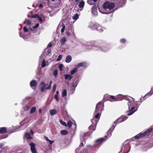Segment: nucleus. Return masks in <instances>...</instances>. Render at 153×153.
Instances as JSON below:
<instances>
[{"instance_id": "nucleus-1", "label": "nucleus", "mask_w": 153, "mask_h": 153, "mask_svg": "<svg viewBox=\"0 0 153 153\" xmlns=\"http://www.w3.org/2000/svg\"><path fill=\"white\" fill-rule=\"evenodd\" d=\"M132 98L133 100V101L130 102L128 96H123V99L129 101L128 102V103L129 109V110L128 112H129L128 114V116H130L132 114L136 111V110H134V109L135 106V102H134V99Z\"/></svg>"}, {"instance_id": "nucleus-2", "label": "nucleus", "mask_w": 153, "mask_h": 153, "mask_svg": "<svg viewBox=\"0 0 153 153\" xmlns=\"http://www.w3.org/2000/svg\"><path fill=\"white\" fill-rule=\"evenodd\" d=\"M152 131V128H149L143 133H139L135 136V138L136 139H138L140 137H143L149 135Z\"/></svg>"}, {"instance_id": "nucleus-3", "label": "nucleus", "mask_w": 153, "mask_h": 153, "mask_svg": "<svg viewBox=\"0 0 153 153\" xmlns=\"http://www.w3.org/2000/svg\"><path fill=\"white\" fill-rule=\"evenodd\" d=\"M98 122V120H96L94 118H93L92 119L91 122L92 124L89 127V132H90L92 133L95 130Z\"/></svg>"}, {"instance_id": "nucleus-4", "label": "nucleus", "mask_w": 153, "mask_h": 153, "mask_svg": "<svg viewBox=\"0 0 153 153\" xmlns=\"http://www.w3.org/2000/svg\"><path fill=\"white\" fill-rule=\"evenodd\" d=\"M104 106V102L102 101H100L97 105L95 111V113L96 114V112L98 111L102 112L103 109V107Z\"/></svg>"}, {"instance_id": "nucleus-5", "label": "nucleus", "mask_w": 153, "mask_h": 153, "mask_svg": "<svg viewBox=\"0 0 153 153\" xmlns=\"http://www.w3.org/2000/svg\"><path fill=\"white\" fill-rule=\"evenodd\" d=\"M23 31L25 33L28 32L29 33V35L28 36H27L26 35H24L22 33L20 32V36L25 39H28L29 37L30 36V32L29 29H28L26 26H25L23 28Z\"/></svg>"}, {"instance_id": "nucleus-6", "label": "nucleus", "mask_w": 153, "mask_h": 153, "mask_svg": "<svg viewBox=\"0 0 153 153\" xmlns=\"http://www.w3.org/2000/svg\"><path fill=\"white\" fill-rule=\"evenodd\" d=\"M104 6L106 7L108 11L112 9L115 6V4L113 2H106L104 4Z\"/></svg>"}, {"instance_id": "nucleus-7", "label": "nucleus", "mask_w": 153, "mask_h": 153, "mask_svg": "<svg viewBox=\"0 0 153 153\" xmlns=\"http://www.w3.org/2000/svg\"><path fill=\"white\" fill-rule=\"evenodd\" d=\"M70 31H68L66 32V34L67 36H72L74 38L76 36L74 33V28L72 27H70Z\"/></svg>"}, {"instance_id": "nucleus-8", "label": "nucleus", "mask_w": 153, "mask_h": 153, "mask_svg": "<svg viewBox=\"0 0 153 153\" xmlns=\"http://www.w3.org/2000/svg\"><path fill=\"white\" fill-rule=\"evenodd\" d=\"M30 86L32 89L35 90L37 87V82L35 80H32L30 82Z\"/></svg>"}, {"instance_id": "nucleus-9", "label": "nucleus", "mask_w": 153, "mask_h": 153, "mask_svg": "<svg viewBox=\"0 0 153 153\" xmlns=\"http://www.w3.org/2000/svg\"><path fill=\"white\" fill-rule=\"evenodd\" d=\"M127 118V117L125 116H121L116 120L114 123H116V124L120 123L124 121Z\"/></svg>"}, {"instance_id": "nucleus-10", "label": "nucleus", "mask_w": 153, "mask_h": 153, "mask_svg": "<svg viewBox=\"0 0 153 153\" xmlns=\"http://www.w3.org/2000/svg\"><path fill=\"white\" fill-rule=\"evenodd\" d=\"M99 9L100 12L102 14H108L110 13L111 12L108 11L106 7L104 6V4L103 7L101 8H99Z\"/></svg>"}, {"instance_id": "nucleus-11", "label": "nucleus", "mask_w": 153, "mask_h": 153, "mask_svg": "<svg viewBox=\"0 0 153 153\" xmlns=\"http://www.w3.org/2000/svg\"><path fill=\"white\" fill-rule=\"evenodd\" d=\"M30 149L32 153H37L35 144L33 143H31L30 144Z\"/></svg>"}, {"instance_id": "nucleus-12", "label": "nucleus", "mask_w": 153, "mask_h": 153, "mask_svg": "<svg viewBox=\"0 0 153 153\" xmlns=\"http://www.w3.org/2000/svg\"><path fill=\"white\" fill-rule=\"evenodd\" d=\"M97 23L90 22L88 24V27L92 30H95Z\"/></svg>"}, {"instance_id": "nucleus-13", "label": "nucleus", "mask_w": 153, "mask_h": 153, "mask_svg": "<svg viewBox=\"0 0 153 153\" xmlns=\"http://www.w3.org/2000/svg\"><path fill=\"white\" fill-rule=\"evenodd\" d=\"M98 31L100 32H102L103 30V28L99 24H97L96 25V29Z\"/></svg>"}, {"instance_id": "nucleus-14", "label": "nucleus", "mask_w": 153, "mask_h": 153, "mask_svg": "<svg viewBox=\"0 0 153 153\" xmlns=\"http://www.w3.org/2000/svg\"><path fill=\"white\" fill-rule=\"evenodd\" d=\"M101 112V111H98V112H96V114H95L94 112V114H96L95 115L94 117V118L96 120H98V121L99 119L100 118Z\"/></svg>"}, {"instance_id": "nucleus-15", "label": "nucleus", "mask_w": 153, "mask_h": 153, "mask_svg": "<svg viewBox=\"0 0 153 153\" xmlns=\"http://www.w3.org/2000/svg\"><path fill=\"white\" fill-rule=\"evenodd\" d=\"M123 96L122 94H119L116 96V101L122 100L123 99Z\"/></svg>"}, {"instance_id": "nucleus-16", "label": "nucleus", "mask_w": 153, "mask_h": 153, "mask_svg": "<svg viewBox=\"0 0 153 153\" xmlns=\"http://www.w3.org/2000/svg\"><path fill=\"white\" fill-rule=\"evenodd\" d=\"M79 82L78 79H76L74 80V81L72 83V87L74 88L75 89L76 87L77 86Z\"/></svg>"}, {"instance_id": "nucleus-17", "label": "nucleus", "mask_w": 153, "mask_h": 153, "mask_svg": "<svg viewBox=\"0 0 153 153\" xmlns=\"http://www.w3.org/2000/svg\"><path fill=\"white\" fill-rule=\"evenodd\" d=\"M91 13L94 16H96L97 15V9L96 7H94L92 8Z\"/></svg>"}, {"instance_id": "nucleus-18", "label": "nucleus", "mask_w": 153, "mask_h": 153, "mask_svg": "<svg viewBox=\"0 0 153 153\" xmlns=\"http://www.w3.org/2000/svg\"><path fill=\"white\" fill-rule=\"evenodd\" d=\"M7 132L6 128L4 127H3L0 129V133L5 134Z\"/></svg>"}, {"instance_id": "nucleus-19", "label": "nucleus", "mask_w": 153, "mask_h": 153, "mask_svg": "<svg viewBox=\"0 0 153 153\" xmlns=\"http://www.w3.org/2000/svg\"><path fill=\"white\" fill-rule=\"evenodd\" d=\"M65 78L66 80L68 79L70 81L71 79L72 76L70 74H66L64 75Z\"/></svg>"}, {"instance_id": "nucleus-20", "label": "nucleus", "mask_w": 153, "mask_h": 153, "mask_svg": "<svg viewBox=\"0 0 153 153\" xmlns=\"http://www.w3.org/2000/svg\"><path fill=\"white\" fill-rule=\"evenodd\" d=\"M110 99V95L107 94H105L104 96L103 100L104 101L107 100H109Z\"/></svg>"}, {"instance_id": "nucleus-21", "label": "nucleus", "mask_w": 153, "mask_h": 153, "mask_svg": "<svg viewBox=\"0 0 153 153\" xmlns=\"http://www.w3.org/2000/svg\"><path fill=\"white\" fill-rule=\"evenodd\" d=\"M85 5V2L83 0H82L79 3V7L80 8H81L82 10Z\"/></svg>"}, {"instance_id": "nucleus-22", "label": "nucleus", "mask_w": 153, "mask_h": 153, "mask_svg": "<svg viewBox=\"0 0 153 153\" xmlns=\"http://www.w3.org/2000/svg\"><path fill=\"white\" fill-rule=\"evenodd\" d=\"M72 60V58L70 55L68 56L66 58L65 62L67 63L70 62Z\"/></svg>"}, {"instance_id": "nucleus-23", "label": "nucleus", "mask_w": 153, "mask_h": 153, "mask_svg": "<svg viewBox=\"0 0 153 153\" xmlns=\"http://www.w3.org/2000/svg\"><path fill=\"white\" fill-rule=\"evenodd\" d=\"M78 66L83 67L84 68H86L87 66L86 63L85 62L80 63L78 64Z\"/></svg>"}, {"instance_id": "nucleus-24", "label": "nucleus", "mask_w": 153, "mask_h": 153, "mask_svg": "<svg viewBox=\"0 0 153 153\" xmlns=\"http://www.w3.org/2000/svg\"><path fill=\"white\" fill-rule=\"evenodd\" d=\"M50 113L51 115H53L57 114V111L56 109H51L50 110Z\"/></svg>"}, {"instance_id": "nucleus-25", "label": "nucleus", "mask_w": 153, "mask_h": 153, "mask_svg": "<svg viewBox=\"0 0 153 153\" xmlns=\"http://www.w3.org/2000/svg\"><path fill=\"white\" fill-rule=\"evenodd\" d=\"M97 0H88L87 2L90 5L93 4Z\"/></svg>"}, {"instance_id": "nucleus-26", "label": "nucleus", "mask_w": 153, "mask_h": 153, "mask_svg": "<svg viewBox=\"0 0 153 153\" xmlns=\"http://www.w3.org/2000/svg\"><path fill=\"white\" fill-rule=\"evenodd\" d=\"M66 41V39L65 37H63L60 40L61 44L62 45H64L65 42Z\"/></svg>"}, {"instance_id": "nucleus-27", "label": "nucleus", "mask_w": 153, "mask_h": 153, "mask_svg": "<svg viewBox=\"0 0 153 153\" xmlns=\"http://www.w3.org/2000/svg\"><path fill=\"white\" fill-rule=\"evenodd\" d=\"M60 133L62 135H65L68 134V131L66 130H63L60 131Z\"/></svg>"}, {"instance_id": "nucleus-28", "label": "nucleus", "mask_w": 153, "mask_h": 153, "mask_svg": "<svg viewBox=\"0 0 153 153\" xmlns=\"http://www.w3.org/2000/svg\"><path fill=\"white\" fill-rule=\"evenodd\" d=\"M96 43L94 41L91 42L90 43H89V44H88L89 46L90 47H95L96 45Z\"/></svg>"}, {"instance_id": "nucleus-29", "label": "nucleus", "mask_w": 153, "mask_h": 153, "mask_svg": "<svg viewBox=\"0 0 153 153\" xmlns=\"http://www.w3.org/2000/svg\"><path fill=\"white\" fill-rule=\"evenodd\" d=\"M39 26V24L38 23H37L35 26H33L32 27H30L29 29L30 31H33V29H35L38 27Z\"/></svg>"}, {"instance_id": "nucleus-30", "label": "nucleus", "mask_w": 153, "mask_h": 153, "mask_svg": "<svg viewBox=\"0 0 153 153\" xmlns=\"http://www.w3.org/2000/svg\"><path fill=\"white\" fill-rule=\"evenodd\" d=\"M104 140V139L103 138H101L97 140H96L95 142L97 143H100L103 142Z\"/></svg>"}, {"instance_id": "nucleus-31", "label": "nucleus", "mask_w": 153, "mask_h": 153, "mask_svg": "<svg viewBox=\"0 0 153 153\" xmlns=\"http://www.w3.org/2000/svg\"><path fill=\"white\" fill-rule=\"evenodd\" d=\"M36 108L35 107H33L31 108L30 111V114H33L36 111Z\"/></svg>"}, {"instance_id": "nucleus-32", "label": "nucleus", "mask_w": 153, "mask_h": 153, "mask_svg": "<svg viewBox=\"0 0 153 153\" xmlns=\"http://www.w3.org/2000/svg\"><path fill=\"white\" fill-rule=\"evenodd\" d=\"M77 71V68H75L71 71V75H73L75 72Z\"/></svg>"}, {"instance_id": "nucleus-33", "label": "nucleus", "mask_w": 153, "mask_h": 153, "mask_svg": "<svg viewBox=\"0 0 153 153\" xmlns=\"http://www.w3.org/2000/svg\"><path fill=\"white\" fill-rule=\"evenodd\" d=\"M67 95V91L65 89L64 90L62 93V96L63 97H64L66 96Z\"/></svg>"}, {"instance_id": "nucleus-34", "label": "nucleus", "mask_w": 153, "mask_h": 153, "mask_svg": "<svg viewBox=\"0 0 153 153\" xmlns=\"http://www.w3.org/2000/svg\"><path fill=\"white\" fill-rule=\"evenodd\" d=\"M59 122L60 123L63 125L64 126H65L67 127V124L64 122L62 120H59Z\"/></svg>"}, {"instance_id": "nucleus-35", "label": "nucleus", "mask_w": 153, "mask_h": 153, "mask_svg": "<svg viewBox=\"0 0 153 153\" xmlns=\"http://www.w3.org/2000/svg\"><path fill=\"white\" fill-rule=\"evenodd\" d=\"M79 15L76 13L75 14L73 17V19L74 20H77L79 18Z\"/></svg>"}, {"instance_id": "nucleus-36", "label": "nucleus", "mask_w": 153, "mask_h": 153, "mask_svg": "<svg viewBox=\"0 0 153 153\" xmlns=\"http://www.w3.org/2000/svg\"><path fill=\"white\" fill-rule=\"evenodd\" d=\"M72 122L71 121H69L67 123V126H68L69 128H70L72 126Z\"/></svg>"}, {"instance_id": "nucleus-37", "label": "nucleus", "mask_w": 153, "mask_h": 153, "mask_svg": "<svg viewBox=\"0 0 153 153\" xmlns=\"http://www.w3.org/2000/svg\"><path fill=\"white\" fill-rule=\"evenodd\" d=\"M152 94L151 92H149L147 94H146L144 96H143V98H140V100H142V99H144L145 98L146 96L147 95H149L150 96L152 95Z\"/></svg>"}, {"instance_id": "nucleus-38", "label": "nucleus", "mask_w": 153, "mask_h": 153, "mask_svg": "<svg viewBox=\"0 0 153 153\" xmlns=\"http://www.w3.org/2000/svg\"><path fill=\"white\" fill-rule=\"evenodd\" d=\"M58 74V71L57 69H55L53 72V74L55 77L57 76Z\"/></svg>"}, {"instance_id": "nucleus-39", "label": "nucleus", "mask_w": 153, "mask_h": 153, "mask_svg": "<svg viewBox=\"0 0 153 153\" xmlns=\"http://www.w3.org/2000/svg\"><path fill=\"white\" fill-rule=\"evenodd\" d=\"M46 65V64L45 61V59H44L42 62L41 66L42 68H44Z\"/></svg>"}, {"instance_id": "nucleus-40", "label": "nucleus", "mask_w": 153, "mask_h": 153, "mask_svg": "<svg viewBox=\"0 0 153 153\" xmlns=\"http://www.w3.org/2000/svg\"><path fill=\"white\" fill-rule=\"evenodd\" d=\"M25 136L26 138H27V139H31L30 134L28 133H25Z\"/></svg>"}, {"instance_id": "nucleus-41", "label": "nucleus", "mask_w": 153, "mask_h": 153, "mask_svg": "<svg viewBox=\"0 0 153 153\" xmlns=\"http://www.w3.org/2000/svg\"><path fill=\"white\" fill-rule=\"evenodd\" d=\"M56 84H54L53 87V93H54L56 90Z\"/></svg>"}, {"instance_id": "nucleus-42", "label": "nucleus", "mask_w": 153, "mask_h": 153, "mask_svg": "<svg viewBox=\"0 0 153 153\" xmlns=\"http://www.w3.org/2000/svg\"><path fill=\"white\" fill-rule=\"evenodd\" d=\"M120 42L121 43H124L126 42V40L125 39H122L120 40Z\"/></svg>"}, {"instance_id": "nucleus-43", "label": "nucleus", "mask_w": 153, "mask_h": 153, "mask_svg": "<svg viewBox=\"0 0 153 153\" xmlns=\"http://www.w3.org/2000/svg\"><path fill=\"white\" fill-rule=\"evenodd\" d=\"M61 112L62 114L65 112V109L64 107H61Z\"/></svg>"}, {"instance_id": "nucleus-44", "label": "nucleus", "mask_w": 153, "mask_h": 153, "mask_svg": "<svg viewBox=\"0 0 153 153\" xmlns=\"http://www.w3.org/2000/svg\"><path fill=\"white\" fill-rule=\"evenodd\" d=\"M65 26L64 25H62V28L61 29V32L62 33H63L65 30Z\"/></svg>"}, {"instance_id": "nucleus-45", "label": "nucleus", "mask_w": 153, "mask_h": 153, "mask_svg": "<svg viewBox=\"0 0 153 153\" xmlns=\"http://www.w3.org/2000/svg\"><path fill=\"white\" fill-rule=\"evenodd\" d=\"M63 65L62 64H60L59 66V68L60 71L62 70V67Z\"/></svg>"}, {"instance_id": "nucleus-46", "label": "nucleus", "mask_w": 153, "mask_h": 153, "mask_svg": "<svg viewBox=\"0 0 153 153\" xmlns=\"http://www.w3.org/2000/svg\"><path fill=\"white\" fill-rule=\"evenodd\" d=\"M25 22L28 25H30L31 24V22L30 20L29 19H26L25 21Z\"/></svg>"}, {"instance_id": "nucleus-47", "label": "nucleus", "mask_w": 153, "mask_h": 153, "mask_svg": "<svg viewBox=\"0 0 153 153\" xmlns=\"http://www.w3.org/2000/svg\"><path fill=\"white\" fill-rule=\"evenodd\" d=\"M39 16L38 14H36L34 15H33L31 17L38 18Z\"/></svg>"}, {"instance_id": "nucleus-48", "label": "nucleus", "mask_w": 153, "mask_h": 153, "mask_svg": "<svg viewBox=\"0 0 153 153\" xmlns=\"http://www.w3.org/2000/svg\"><path fill=\"white\" fill-rule=\"evenodd\" d=\"M40 85H41L42 86H45V87L48 84L45 85V83L44 82H41L40 83Z\"/></svg>"}, {"instance_id": "nucleus-49", "label": "nucleus", "mask_w": 153, "mask_h": 153, "mask_svg": "<svg viewBox=\"0 0 153 153\" xmlns=\"http://www.w3.org/2000/svg\"><path fill=\"white\" fill-rule=\"evenodd\" d=\"M62 56L61 55H59L57 59V61H59L60 60L62 59Z\"/></svg>"}, {"instance_id": "nucleus-50", "label": "nucleus", "mask_w": 153, "mask_h": 153, "mask_svg": "<svg viewBox=\"0 0 153 153\" xmlns=\"http://www.w3.org/2000/svg\"><path fill=\"white\" fill-rule=\"evenodd\" d=\"M45 86H42L41 88V91L42 92H43L44 91Z\"/></svg>"}, {"instance_id": "nucleus-51", "label": "nucleus", "mask_w": 153, "mask_h": 153, "mask_svg": "<svg viewBox=\"0 0 153 153\" xmlns=\"http://www.w3.org/2000/svg\"><path fill=\"white\" fill-rule=\"evenodd\" d=\"M116 96L115 97L114 96H110V98H111L112 99L114 100L115 101H116Z\"/></svg>"}, {"instance_id": "nucleus-52", "label": "nucleus", "mask_w": 153, "mask_h": 153, "mask_svg": "<svg viewBox=\"0 0 153 153\" xmlns=\"http://www.w3.org/2000/svg\"><path fill=\"white\" fill-rule=\"evenodd\" d=\"M54 98L55 99H56L57 101H59V99L58 98V96L57 95V94H56L55 95Z\"/></svg>"}, {"instance_id": "nucleus-53", "label": "nucleus", "mask_w": 153, "mask_h": 153, "mask_svg": "<svg viewBox=\"0 0 153 153\" xmlns=\"http://www.w3.org/2000/svg\"><path fill=\"white\" fill-rule=\"evenodd\" d=\"M37 19L39 20L40 22H42V17L39 16Z\"/></svg>"}, {"instance_id": "nucleus-54", "label": "nucleus", "mask_w": 153, "mask_h": 153, "mask_svg": "<svg viewBox=\"0 0 153 153\" xmlns=\"http://www.w3.org/2000/svg\"><path fill=\"white\" fill-rule=\"evenodd\" d=\"M51 85H49V86L47 87V88H45V89H47V90H48V89H51Z\"/></svg>"}, {"instance_id": "nucleus-55", "label": "nucleus", "mask_w": 153, "mask_h": 153, "mask_svg": "<svg viewBox=\"0 0 153 153\" xmlns=\"http://www.w3.org/2000/svg\"><path fill=\"white\" fill-rule=\"evenodd\" d=\"M52 44L51 42H50L48 45L47 47H52Z\"/></svg>"}, {"instance_id": "nucleus-56", "label": "nucleus", "mask_w": 153, "mask_h": 153, "mask_svg": "<svg viewBox=\"0 0 153 153\" xmlns=\"http://www.w3.org/2000/svg\"><path fill=\"white\" fill-rule=\"evenodd\" d=\"M48 141L49 142L50 144H52L54 143V141L53 140H49Z\"/></svg>"}, {"instance_id": "nucleus-57", "label": "nucleus", "mask_w": 153, "mask_h": 153, "mask_svg": "<svg viewBox=\"0 0 153 153\" xmlns=\"http://www.w3.org/2000/svg\"><path fill=\"white\" fill-rule=\"evenodd\" d=\"M51 52V50L50 49H49L47 51V54L48 55Z\"/></svg>"}, {"instance_id": "nucleus-58", "label": "nucleus", "mask_w": 153, "mask_h": 153, "mask_svg": "<svg viewBox=\"0 0 153 153\" xmlns=\"http://www.w3.org/2000/svg\"><path fill=\"white\" fill-rule=\"evenodd\" d=\"M84 146L83 143V142L81 143L79 147H81L83 146Z\"/></svg>"}, {"instance_id": "nucleus-59", "label": "nucleus", "mask_w": 153, "mask_h": 153, "mask_svg": "<svg viewBox=\"0 0 153 153\" xmlns=\"http://www.w3.org/2000/svg\"><path fill=\"white\" fill-rule=\"evenodd\" d=\"M45 138L47 141H48L50 140L46 136H45Z\"/></svg>"}, {"instance_id": "nucleus-60", "label": "nucleus", "mask_w": 153, "mask_h": 153, "mask_svg": "<svg viewBox=\"0 0 153 153\" xmlns=\"http://www.w3.org/2000/svg\"><path fill=\"white\" fill-rule=\"evenodd\" d=\"M43 5L42 4H40L39 5V7L40 8H42V7Z\"/></svg>"}, {"instance_id": "nucleus-61", "label": "nucleus", "mask_w": 153, "mask_h": 153, "mask_svg": "<svg viewBox=\"0 0 153 153\" xmlns=\"http://www.w3.org/2000/svg\"><path fill=\"white\" fill-rule=\"evenodd\" d=\"M54 14H55L54 13H50V16H52L53 15H54Z\"/></svg>"}, {"instance_id": "nucleus-62", "label": "nucleus", "mask_w": 153, "mask_h": 153, "mask_svg": "<svg viewBox=\"0 0 153 153\" xmlns=\"http://www.w3.org/2000/svg\"><path fill=\"white\" fill-rule=\"evenodd\" d=\"M39 111L40 113H41V108H39Z\"/></svg>"}, {"instance_id": "nucleus-63", "label": "nucleus", "mask_w": 153, "mask_h": 153, "mask_svg": "<svg viewBox=\"0 0 153 153\" xmlns=\"http://www.w3.org/2000/svg\"><path fill=\"white\" fill-rule=\"evenodd\" d=\"M3 146V144L1 143H0V147L1 148L2 146Z\"/></svg>"}, {"instance_id": "nucleus-64", "label": "nucleus", "mask_w": 153, "mask_h": 153, "mask_svg": "<svg viewBox=\"0 0 153 153\" xmlns=\"http://www.w3.org/2000/svg\"><path fill=\"white\" fill-rule=\"evenodd\" d=\"M52 81H51L50 82V85H51V84H52Z\"/></svg>"}]
</instances>
